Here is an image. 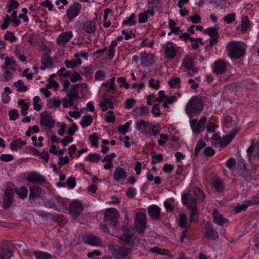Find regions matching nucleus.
Returning a JSON list of instances; mask_svg holds the SVG:
<instances>
[{"mask_svg": "<svg viewBox=\"0 0 259 259\" xmlns=\"http://www.w3.org/2000/svg\"><path fill=\"white\" fill-rule=\"evenodd\" d=\"M203 107V101L197 96H193L187 103L185 111L189 118H191L193 115L200 114L202 111Z\"/></svg>", "mask_w": 259, "mask_h": 259, "instance_id": "obj_1", "label": "nucleus"}, {"mask_svg": "<svg viewBox=\"0 0 259 259\" xmlns=\"http://www.w3.org/2000/svg\"><path fill=\"white\" fill-rule=\"evenodd\" d=\"M119 218L118 211L115 208H111L106 210L104 220L107 224L112 227H116L118 224Z\"/></svg>", "mask_w": 259, "mask_h": 259, "instance_id": "obj_2", "label": "nucleus"}, {"mask_svg": "<svg viewBox=\"0 0 259 259\" xmlns=\"http://www.w3.org/2000/svg\"><path fill=\"white\" fill-rule=\"evenodd\" d=\"M229 56L231 58H240L244 54V49L236 42L231 41L227 46Z\"/></svg>", "mask_w": 259, "mask_h": 259, "instance_id": "obj_3", "label": "nucleus"}, {"mask_svg": "<svg viewBox=\"0 0 259 259\" xmlns=\"http://www.w3.org/2000/svg\"><path fill=\"white\" fill-rule=\"evenodd\" d=\"M146 216L143 212H138L135 219V227L136 231L139 233H143L146 229Z\"/></svg>", "mask_w": 259, "mask_h": 259, "instance_id": "obj_4", "label": "nucleus"}, {"mask_svg": "<svg viewBox=\"0 0 259 259\" xmlns=\"http://www.w3.org/2000/svg\"><path fill=\"white\" fill-rule=\"evenodd\" d=\"M109 249L115 254L116 259L125 258L130 253L131 249H122L120 246L114 244L109 245Z\"/></svg>", "mask_w": 259, "mask_h": 259, "instance_id": "obj_5", "label": "nucleus"}, {"mask_svg": "<svg viewBox=\"0 0 259 259\" xmlns=\"http://www.w3.org/2000/svg\"><path fill=\"white\" fill-rule=\"evenodd\" d=\"M206 121L207 118L205 116L201 117L198 123L197 119H191L190 121V124L193 132L195 134H198L204 130Z\"/></svg>", "mask_w": 259, "mask_h": 259, "instance_id": "obj_6", "label": "nucleus"}, {"mask_svg": "<svg viewBox=\"0 0 259 259\" xmlns=\"http://www.w3.org/2000/svg\"><path fill=\"white\" fill-rule=\"evenodd\" d=\"M81 8L80 4L75 2L67 10L66 15L70 21H72L79 13Z\"/></svg>", "mask_w": 259, "mask_h": 259, "instance_id": "obj_7", "label": "nucleus"}, {"mask_svg": "<svg viewBox=\"0 0 259 259\" xmlns=\"http://www.w3.org/2000/svg\"><path fill=\"white\" fill-rule=\"evenodd\" d=\"M13 188L8 187L5 191L4 196L3 207L5 209H8L13 202Z\"/></svg>", "mask_w": 259, "mask_h": 259, "instance_id": "obj_8", "label": "nucleus"}, {"mask_svg": "<svg viewBox=\"0 0 259 259\" xmlns=\"http://www.w3.org/2000/svg\"><path fill=\"white\" fill-rule=\"evenodd\" d=\"M40 124L49 129H51L54 126V121L52 117L48 115L47 111H44L40 114Z\"/></svg>", "mask_w": 259, "mask_h": 259, "instance_id": "obj_9", "label": "nucleus"}, {"mask_svg": "<svg viewBox=\"0 0 259 259\" xmlns=\"http://www.w3.org/2000/svg\"><path fill=\"white\" fill-rule=\"evenodd\" d=\"M82 204L79 201H75L70 206V213L75 218L78 217L82 212Z\"/></svg>", "mask_w": 259, "mask_h": 259, "instance_id": "obj_10", "label": "nucleus"}, {"mask_svg": "<svg viewBox=\"0 0 259 259\" xmlns=\"http://www.w3.org/2000/svg\"><path fill=\"white\" fill-rule=\"evenodd\" d=\"M141 65L145 67H149L152 65L154 63L153 55L152 54L143 52L140 55Z\"/></svg>", "mask_w": 259, "mask_h": 259, "instance_id": "obj_11", "label": "nucleus"}, {"mask_svg": "<svg viewBox=\"0 0 259 259\" xmlns=\"http://www.w3.org/2000/svg\"><path fill=\"white\" fill-rule=\"evenodd\" d=\"M182 201L188 208L194 207L196 206L195 199L190 193H186L182 195Z\"/></svg>", "mask_w": 259, "mask_h": 259, "instance_id": "obj_12", "label": "nucleus"}, {"mask_svg": "<svg viewBox=\"0 0 259 259\" xmlns=\"http://www.w3.org/2000/svg\"><path fill=\"white\" fill-rule=\"evenodd\" d=\"M205 235L209 239L214 240L218 237V233L212 225H207L205 226Z\"/></svg>", "mask_w": 259, "mask_h": 259, "instance_id": "obj_13", "label": "nucleus"}, {"mask_svg": "<svg viewBox=\"0 0 259 259\" xmlns=\"http://www.w3.org/2000/svg\"><path fill=\"white\" fill-rule=\"evenodd\" d=\"M27 180L28 182L41 184L46 181L45 178L41 175L36 172L29 173Z\"/></svg>", "mask_w": 259, "mask_h": 259, "instance_id": "obj_14", "label": "nucleus"}, {"mask_svg": "<svg viewBox=\"0 0 259 259\" xmlns=\"http://www.w3.org/2000/svg\"><path fill=\"white\" fill-rule=\"evenodd\" d=\"M83 241L87 244L92 246H100L101 244L100 239L92 234H88L83 236Z\"/></svg>", "mask_w": 259, "mask_h": 259, "instance_id": "obj_15", "label": "nucleus"}, {"mask_svg": "<svg viewBox=\"0 0 259 259\" xmlns=\"http://www.w3.org/2000/svg\"><path fill=\"white\" fill-rule=\"evenodd\" d=\"M41 187L33 185L30 188L29 200L31 203L34 201L35 198L39 197L41 193Z\"/></svg>", "mask_w": 259, "mask_h": 259, "instance_id": "obj_16", "label": "nucleus"}, {"mask_svg": "<svg viewBox=\"0 0 259 259\" xmlns=\"http://www.w3.org/2000/svg\"><path fill=\"white\" fill-rule=\"evenodd\" d=\"M148 212L150 217L153 220H157L160 216L161 210L156 205H152L148 207Z\"/></svg>", "mask_w": 259, "mask_h": 259, "instance_id": "obj_17", "label": "nucleus"}, {"mask_svg": "<svg viewBox=\"0 0 259 259\" xmlns=\"http://www.w3.org/2000/svg\"><path fill=\"white\" fill-rule=\"evenodd\" d=\"M72 36V31H69L62 33L59 35L57 39V42L59 45H65L70 40Z\"/></svg>", "mask_w": 259, "mask_h": 259, "instance_id": "obj_18", "label": "nucleus"}, {"mask_svg": "<svg viewBox=\"0 0 259 259\" xmlns=\"http://www.w3.org/2000/svg\"><path fill=\"white\" fill-rule=\"evenodd\" d=\"M227 70L226 64L222 60H218L215 62L214 72L217 74H224Z\"/></svg>", "mask_w": 259, "mask_h": 259, "instance_id": "obj_19", "label": "nucleus"}, {"mask_svg": "<svg viewBox=\"0 0 259 259\" xmlns=\"http://www.w3.org/2000/svg\"><path fill=\"white\" fill-rule=\"evenodd\" d=\"M165 48V53L167 58L172 59L175 57L176 53L175 45L172 42H168Z\"/></svg>", "mask_w": 259, "mask_h": 259, "instance_id": "obj_20", "label": "nucleus"}, {"mask_svg": "<svg viewBox=\"0 0 259 259\" xmlns=\"http://www.w3.org/2000/svg\"><path fill=\"white\" fill-rule=\"evenodd\" d=\"M127 177L125 170L121 167H117L113 175V178L116 181L125 179Z\"/></svg>", "mask_w": 259, "mask_h": 259, "instance_id": "obj_21", "label": "nucleus"}, {"mask_svg": "<svg viewBox=\"0 0 259 259\" xmlns=\"http://www.w3.org/2000/svg\"><path fill=\"white\" fill-rule=\"evenodd\" d=\"M12 255V251L7 246L0 247V259H10Z\"/></svg>", "mask_w": 259, "mask_h": 259, "instance_id": "obj_22", "label": "nucleus"}, {"mask_svg": "<svg viewBox=\"0 0 259 259\" xmlns=\"http://www.w3.org/2000/svg\"><path fill=\"white\" fill-rule=\"evenodd\" d=\"M83 30L88 33H93L96 30L95 22L92 21H87L83 25Z\"/></svg>", "mask_w": 259, "mask_h": 259, "instance_id": "obj_23", "label": "nucleus"}, {"mask_svg": "<svg viewBox=\"0 0 259 259\" xmlns=\"http://www.w3.org/2000/svg\"><path fill=\"white\" fill-rule=\"evenodd\" d=\"M79 88V84H78L72 85L69 89V92L67 93L66 95L68 97H71L73 99L79 98V94L78 92Z\"/></svg>", "mask_w": 259, "mask_h": 259, "instance_id": "obj_24", "label": "nucleus"}, {"mask_svg": "<svg viewBox=\"0 0 259 259\" xmlns=\"http://www.w3.org/2000/svg\"><path fill=\"white\" fill-rule=\"evenodd\" d=\"M117 45L116 40H113L109 46V49L107 52V55L109 59H112L114 56L115 52V47Z\"/></svg>", "mask_w": 259, "mask_h": 259, "instance_id": "obj_25", "label": "nucleus"}, {"mask_svg": "<svg viewBox=\"0 0 259 259\" xmlns=\"http://www.w3.org/2000/svg\"><path fill=\"white\" fill-rule=\"evenodd\" d=\"M41 63L43 66L50 68H52L53 65L52 59L50 55L47 53L44 54L42 56Z\"/></svg>", "mask_w": 259, "mask_h": 259, "instance_id": "obj_26", "label": "nucleus"}, {"mask_svg": "<svg viewBox=\"0 0 259 259\" xmlns=\"http://www.w3.org/2000/svg\"><path fill=\"white\" fill-rule=\"evenodd\" d=\"M119 239L129 246H133L134 241L132 235L128 233H123L122 235L119 237Z\"/></svg>", "mask_w": 259, "mask_h": 259, "instance_id": "obj_27", "label": "nucleus"}, {"mask_svg": "<svg viewBox=\"0 0 259 259\" xmlns=\"http://www.w3.org/2000/svg\"><path fill=\"white\" fill-rule=\"evenodd\" d=\"M26 144L25 141H22L21 139H18L11 143L10 148L12 150H16L18 148H20L22 145Z\"/></svg>", "mask_w": 259, "mask_h": 259, "instance_id": "obj_28", "label": "nucleus"}, {"mask_svg": "<svg viewBox=\"0 0 259 259\" xmlns=\"http://www.w3.org/2000/svg\"><path fill=\"white\" fill-rule=\"evenodd\" d=\"M218 25H215L213 27H210L206 29L204 31V33L208 34L211 38L214 37H219L218 32Z\"/></svg>", "mask_w": 259, "mask_h": 259, "instance_id": "obj_29", "label": "nucleus"}, {"mask_svg": "<svg viewBox=\"0 0 259 259\" xmlns=\"http://www.w3.org/2000/svg\"><path fill=\"white\" fill-rule=\"evenodd\" d=\"M250 24V22L249 21V18L248 16H245L242 17L241 19V31L242 32H245L247 31L248 27Z\"/></svg>", "mask_w": 259, "mask_h": 259, "instance_id": "obj_30", "label": "nucleus"}, {"mask_svg": "<svg viewBox=\"0 0 259 259\" xmlns=\"http://www.w3.org/2000/svg\"><path fill=\"white\" fill-rule=\"evenodd\" d=\"M55 201H56V210L60 211L67 205L66 202L64 201L63 199L60 197L55 198Z\"/></svg>", "mask_w": 259, "mask_h": 259, "instance_id": "obj_31", "label": "nucleus"}, {"mask_svg": "<svg viewBox=\"0 0 259 259\" xmlns=\"http://www.w3.org/2000/svg\"><path fill=\"white\" fill-rule=\"evenodd\" d=\"M33 254L37 259H51L52 257L50 254L41 251H34Z\"/></svg>", "mask_w": 259, "mask_h": 259, "instance_id": "obj_32", "label": "nucleus"}, {"mask_svg": "<svg viewBox=\"0 0 259 259\" xmlns=\"http://www.w3.org/2000/svg\"><path fill=\"white\" fill-rule=\"evenodd\" d=\"M212 186L218 192H222L224 190L222 182L219 179H215L212 182Z\"/></svg>", "mask_w": 259, "mask_h": 259, "instance_id": "obj_33", "label": "nucleus"}, {"mask_svg": "<svg viewBox=\"0 0 259 259\" xmlns=\"http://www.w3.org/2000/svg\"><path fill=\"white\" fill-rule=\"evenodd\" d=\"M93 118L91 115H85L82 117L80 125L83 128L89 126L92 122Z\"/></svg>", "mask_w": 259, "mask_h": 259, "instance_id": "obj_34", "label": "nucleus"}, {"mask_svg": "<svg viewBox=\"0 0 259 259\" xmlns=\"http://www.w3.org/2000/svg\"><path fill=\"white\" fill-rule=\"evenodd\" d=\"M150 251L161 255H168L170 254V251L168 250L163 248L162 249L157 246H155L153 248H152L150 249Z\"/></svg>", "mask_w": 259, "mask_h": 259, "instance_id": "obj_35", "label": "nucleus"}, {"mask_svg": "<svg viewBox=\"0 0 259 259\" xmlns=\"http://www.w3.org/2000/svg\"><path fill=\"white\" fill-rule=\"evenodd\" d=\"M194 193L196 198L199 201H202L205 197L203 191L199 188H195L194 189Z\"/></svg>", "mask_w": 259, "mask_h": 259, "instance_id": "obj_36", "label": "nucleus"}, {"mask_svg": "<svg viewBox=\"0 0 259 259\" xmlns=\"http://www.w3.org/2000/svg\"><path fill=\"white\" fill-rule=\"evenodd\" d=\"M179 223L180 226L183 228H188L189 227V224H188L187 223V218L184 213H181L180 215Z\"/></svg>", "mask_w": 259, "mask_h": 259, "instance_id": "obj_37", "label": "nucleus"}, {"mask_svg": "<svg viewBox=\"0 0 259 259\" xmlns=\"http://www.w3.org/2000/svg\"><path fill=\"white\" fill-rule=\"evenodd\" d=\"M15 192L21 199H24L27 195V189L25 186H22L20 189H16Z\"/></svg>", "mask_w": 259, "mask_h": 259, "instance_id": "obj_38", "label": "nucleus"}, {"mask_svg": "<svg viewBox=\"0 0 259 259\" xmlns=\"http://www.w3.org/2000/svg\"><path fill=\"white\" fill-rule=\"evenodd\" d=\"M100 159V155L96 153L90 154L85 158V160L90 162H98Z\"/></svg>", "mask_w": 259, "mask_h": 259, "instance_id": "obj_39", "label": "nucleus"}, {"mask_svg": "<svg viewBox=\"0 0 259 259\" xmlns=\"http://www.w3.org/2000/svg\"><path fill=\"white\" fill-rule=\"evenodd\" d=\"M251 202H243V204H238L235 209L236 213H238L242 211H245Z\"/></svg>", "mask_w": 259, "mask_h": 259, "instance_id": "obj_40", "label": "nucleus"}, {"mask_svg": "<svg viewBox=\"0 0 259 259\" xmlns=\"http://www.w3.org/2000/svg\"><path fill=\"white\" fill-rule=\"evenodd\" d=\"M191 209L190 220L191 222L193 221H197L198 217V211L197 206L189 208Z\"/></svg>", "mask_w": 259, "mask_h": 259, "instance_id": "obj_41", "label": "nucleus"}, {"mask_svg": "<svg viewBox=\"0 0 259 259\" xmlns=\"http://www.w3.org/2000/svg\"><path fill=\"white\" fill-rule=\"evenodd\" d=\"M14 85L17 88L18 91L19 92H25L28 90V87L24 85L23 81L19 80L14 83Z\"/></svg>", "mask_w": 259, "mask_h": 259, "instance_id": "obj_42", "label": "nucleus"}, {"mask_svg": "<svg viewBox=\"0 0 259 259\" xmlns=\"http://www.w3.org/2000/svg\"><path fill=\"white\" fill-rule=\"evenodd\" d=\"M206 145L205 143L202 140H199L195 149L194 156L197 157L200 150Z\"/></svg>", "mask_w": 259, "mask_h": 259, "instance_id": "obj_43", "label": "nucleus"}, {"mask_svg": "<svg viewBox=\"0 0 259 259\" xmlns=\"http://www.w3.org/2000/svg\"><path fill=\"white\" fill-rule=\"evenodd\" d=\"M183 65L187 69H191L194 65L193 60L192 58L187 57L184 60Z\"/></svg>", "mask_w": 259, "mask_h": 259, "instance_id": "obj_44", "label": "nucleus"}, {"mask_svg": "<svg viewBox=\"0 0 259 259\" xmlns=\"http://www.w3.org/2000/svg\"><path fill=\"white\" fill-rule=\"evenodd\" d=\"M40 100H41V99H40L39 96H35L33 98V105L34 109L37 111H40L42 108V105L39 104Z\"/></svg>", "mask_w": 259, "mask_h": 259, "instance_id": "obj_45", "label": "nucleus"}, {"mask_svg": "<svg viewBox=\"0 0 259 259\" xmlns=\"http://www.w3.org/2000/svg\"><path fill=\"white\" fill-rule=\"evenodd\" d=\"M4 39L6 40H9L11 42H13L17 40L13 32L7 31L4 35Z\"/></svg>", "mask_w": 259, "mask_h": 259, "instance_id": "obj_46", "label": "nucleus"}, {"mask_svg": "<svg viewBox=\"0 0 259 259\" xmlns=\"http://www.w3.org/2000/svg\"><path fill=\"white\" fill-rule=\"evenodd\" d=\"M106 121L108 123H113L115 120V117L112 111H109L105 115Z\"/></svg>", "mask_w": 259, "mask_h": 259, "instance_id": "obj_47", "label": "nucleus"}, {"mask_svg": "<svg viewBox=\"0 0 259 259\" xmlns=\"http://www.w3.org/2000/svg\"><path fill=\"white\" fill-rule=\"evenodd\" d=\"M213 220L214 222L219 225H222L223 223L227 221V219L224 218L220 214H213Z\"/></svg>", "mask_w": 259, "mask_h": 259, "instance_id": "obj_48", "label": "nucleus"}, {"mask_svg": "<svg viewBox=\"0 0 259 259\" xmlns=\"http://www.w3.org/2000/svg\"><path fill=\"white\" fill-rule=\"evenodd\" d=\"M89 139L91 144L93 147H97L98 146V135L96 133H93L89 136Z\"/></svg>", "mask_w": 259, "mask_h": 259, "instance_id": "obj_49", "label": "nucleus"}, {"mask_svg": "<svg viewBox=\"0 0 259 259\" xmlns=\"http://www.w3.org/2000/svg\"><path fill=\"white\" fill-rule=\"evenodd\" d=\"M108 95L106 93H104L103 94V101H104L106 104L109 105V108L111 109H113L114 108V105L110 98H107Z\"/></svg>", "mask_w": 259, "mask_h": 259, "instance_id": "obj_50", "label": "nucleus"}, {"mask_svg": "<svg viewBox=\"0 0 259 259\" xmlns=\"http://www.w3.org/2000/svg\"><path fill=\"white\" fill-rule=\"evenodd\" d=\"M235 14L232 13L224 17L223 19L227 23L230 24L235 21Z\"/></svg>", "mask_w": 259, "mask_h": 259, "instance_id": "obj_51", "label": "nucleus"}, {"mask_svg": "<svg viewBox=\"0 0 259 259\" xmlns=\"http://www.w3.org/2000/svg\"><path fill=\"white\" fill-rule=\"evenodd\" d=\"M159 109L160 105L156 104L153 106L151 112L155 117H159L162 115V113L159 111Z\"/></svg>", "mask_w": 259, "mask_h": 259, "instance_id": "obj_52", "label": "nucleus"}, {"mask_svg": "<svg viewBox=\"0 0 259 259\" xmlns=\"http://www.w3.org/2000/svg\"><path fill=\"white\" fill-rule=\"evenodd\" d=\"M181 82L180 79L179 77H176L170 80L168 83L171 88H178Z\"/></svg>", "mask_w": 259, "mask_h": 259, "instance_id": "obj_53", "label": "nucleus"}, {"mask_svg": "<svg viewBox=\"0 0 259 259\" xmlns=\"http://www.w3.org/2000/svg\"><path fill=\"white\" fill-rule=\"evenodd\" d=\"M131 123L130 122H126L124 125L119 126L118 128V131L119 133L125 134L127 132L130 127Z\"/></svg>", "mask_w": 259, "mask_h": 259, "instance_id": "obj_54", "label": "nucleus"}, {"mask_svg": "<svg viewBox=\"0 0 259 259\" xmlns=\"http://www.w3.org/2000/svg\"><path fill=\"white\" fill-rule=\"evenodd\" d=\"M10 120L15 121L19 117V113L17 110L13 109L9 112Z\"/></svg>", "mask_w": 259, "mask_h": 259, "instance_id": "obj_55", "label": "nucleus"}, {"mask_svg": "<svg viewBox=\"0 0 259 259\" xmlns=\"http://www.w3.org/2000/svg\"><path fill=\"white\" fill-rule=\"evenodd\" d=\"M135 14L134 13H132L130 17L128 18L127 20H124L123 22V24L124 25H134L136 23L135 20Z\"/></svg>", "mask_w": 259, "mask_h": 259, "instance_id": "obj_56", "label": "nucleus"}, {"mask_svg": "<svg viewBox=\"0 0 259 259\" xmlns=\"http://www.w3.org/2000/svg\"><path fill=\"white\" fill-rule=\"evenodd\" d=\"M255 139H252L251 145L247 149V153L249 157H251L252 155L253 152L255 148Z\"/></svg>", "mask_w": 259, "mask_h": 259, "instance_id": "obj_57", "label": "nucleus"}, {"mask_svg": "<svg viewBox=\"0 0 259 259\" xmlns=\"http://www.w3.org/2000/svg\"><path fill=\"white\" fill-rule=\"evenodd\" d=\"M232 136L231 137L229 135L223 137L221 140V146L222 147L226 146L232 141Z\"/></svg>", "mask_w": 259, "mask_h": 259, "instance_id": "obj_58", "label": "nucleus"}, {"mask_svg": "<svg viewBox=\"0 0 259 259\" xmlns=\"http://www.w3.org/2000/svg\"><path fill=\"white\" fill-rule=\"evenodd\" d=\"M66 184L69 188H70V189L74 188L76 186L75 178L73 177H71L67 179V180L66 182Z\"/></svg>", "mask_w": 259, "mask_h": 259, "instance_id": "obj_59", "label": "nucleus"}, {"mask_svg": "<svg viewBox=\"0 0 259 259\" xmlns=\"http://www.w3.org/2000/svg\"><path fill=\"white\" fill-rule=\"evenodd\" d=\"M225 165L230 169H234L236 165V161L235 159L231 158L226 161Z\"/></svg>", "mask_w": 259, "mask_h": 259, "instance_id": "obj_60", "label": "nucleus"}, {"mask_svg": "<svg viewBox=\"0 0 259 259\" xmlns=\"http://www.w3.org/2000/svg\"><path fill=\"white\" fill-rule=\"evenodd\" d=\"M73 99L71 97H68V99H63V105L64 108H67L73 105Z\"/></svg>", "mask_w": 259, "mask_h": 259, "instance_id": "obj_61", "label": "nucleus"}, {"mask_svg": "<svg viewBox=\"0 0 259 259\" xmlns=\"http://www.w3.org/2000/svg\"><path fill=\"white\" fill-rule=\"evenodd\" d=\"M188 21H190L193 23L197 24L201 21V17L198 14H195L189 17L188 18Z\"/></svg>", "mask_w": 259, "mask_h": 259, "instance_id": "obj_62", "label": "nucleus"}, {"mask_svg": "<svg viewBox=\"0 0 259 259\" xmlns=\"http://www.w3.org/2000/svg\"><path fill=\"white\" fill-rule=\"evenodd\" d=\"M69 162V159L67 156L60 157L59 158L58 165H59V167H61L63 165L68 164Z\"/></svg>", "mask_w": 259, "mask_h": 259, "instance_id": "obj_63", "label": "nucleus"}, {"mask_svg": "<svg viewBox=\"0 0 259 259\" xmlns=\"http://www.w3.org/2000/svg\"><path fill=\"white\" fill-rule=\"evenodd\" d=\"M58 74L61 76L64 77H67L71 75L69 71L66 70V68L64 67H61L60 69L58 71Z\"/></svg>", "mask_w": 259, "mask_h": 259, "instance_id": "obj_64", "label": "nucleus"}]
</instances>
